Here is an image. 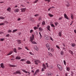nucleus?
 I'll return each instance as SVG.
<instances>
[{
  "mask_svg": "<svg viewBox=\"0 0 76 76\" xmlns=\"http://www.w3.org/2000/svg\"><path fill=\"white\" fill-rule=\"evenodd\" d=\"M20 61H25V59H21L20 60Z\"/></svg>",
  "mask_w": 76,
  "mask_h": 76,
  "instance_id": "50",
  "label": "nucleus"
},
{
  "mask_svg": "<svg viewBox=\"0 0 76 76\" xmlns=\"http://www.w3.org/2000/svg\"><path fill=\"white\" fill-rule=\"evenodd\" d=\"M9 66L10 67H15L17 66L16 65H11V64H9Z\"/></svg>",
  "mask_w": 76,
  "mask_h": 76,
  "instance_id": "12",
  "label": "nucleus"
},
{
  "mask_svg": "<svg viewBox=\"0 0 76 76\" xmlns=\"http://www.w3.org/2000/svg\"><path fill=\"white\" fill-rule=\"evenodd\" d=\"M64 65H66V61L65 60L64 61Z\"/></svg>",
  "mask_w": 76,
  "mask_h": 76,
  "instance_id": "45",
  "label": "nucleus"
},
{
  "mask_svg": "<svg viewBox=\"0 0 76 76\" xmlns=\"http://www.w3.org/2000/svg\"><path fill=\"white\" fill-rule=\"evenodd\" d=\"M37 28H39V25L37 24Z\"/></svg>",
  "mask_w": 76,
  "mask_h": 76,
  "instance_id": "63",
  "label": "nucleus"
},
{
  "mask_svg": "<svg viewBox=\"0 0 76 76\" xmlns=\"http://www.w3.org/2000/svg\"><path fill=\"white\" fill-rule=\"evenodd\" d=\"M32 44H37V43L35 41H32L31 42Z\"/></svg>",
  "mask_w": 76,
  "mask_h": 76,
  "instance_id": "19",
  "label": "nucleus"
},
{
  "mask_svg": "<svg viewBox=\"0 0 76 76\" xmlns=\"http://www.w3.org/2000/svg\"><path fill=\"white\" fill-rule=\"evenodd\" d=\"M47 28L48 30V31H50V26H48L47 27Z\"/></svg>",
  "mask_w": 76,
  "mask_h": 76,
  "instance_id": "25",
  "label": "nucleus"
},
{
  "mask_svg": "<svg viewBox=\"0 0 76 76\" xmlns=\"http://www.w3.org/2000/svg\"><path fill=\"white\" fill-rule=\"evenodd\" d=\"M32 37H30V41L31 42V41H34V34H32Z\"/></svg>",
  "mask_w": 76,
  "mask_h": 76,
  "instance_id": "3",
  "label": "nucleus"
},
{
  "mask_svg": "<svg viewBox=\"0 0 76 76\" xmlns=\"http://www.w3.org/2000/svg\"><path fill=\"white\" fill-rule=\"evenodd\" d=\"M57 66L58 69H59V70H60V71H61V70H63V68H62V66H61V65L58 64L57 65Z\"/></svg>",
  "mask_w": 76,
  "mask_h": 76,
  "instance_id": "2",
  "label": "nucleus"
},
{
  "mask_svg": "<svg viewBox=\"0 0 76 76\" xmlns=\"http://www.w3.org/2000/svg\"><path fill=\"white\" fill-rule=\"evenodd\" d=\"M71 18L72 19H73V14H72L71 15Z\"/></svg>",
  "mask_w": 76,
  "mask_h": 76,
  "instance_id": "33",
  "label": "nucleus"
},
{
  "mask_svg": "<svg viewBox=\"0 0 76 76\" xmlns=\"http://www.w3.org/2000/svg\"><path fill=\"white\" fill-rule=\"evenodd\" d=\"M12 53H13V51H10L8 54H7V56H9L10 55H11Z\"/></svg>",
  "mask_w": 76,
  "mask_h": 76,
  "instance_id": "16",
  "label": "nucleus"
},
{
  "mask_svg": "<svg viewBox=\"0 0 76 76\" xmlns=\"http://www.w3.org/2000/svg\"><path fill=\"white\" fill-rule=\"evenodd\" d=\"M64 17H65V18H66V19L69 20V17H68L67 16L66 14H64Z\"/></svg>",
  "mask_w": 76,
  "mask_h": 76,
  "instance_id": "10",
  "label": "nucleus"
},
{
  "mask_svg": "<svg viewBox=\"0 0 76 76\" xmlns=\"http://www.w3.org/2000/svg\"><path fill=\"white\" fill-rule=\"evenodd\" d=\"M45 69L44 68H43L42 69V72H44V70H45Z\"/></svg>",
  "mask_w": 76,
  "mask_h": 76,
  "instance_id": "49",
  "label": "nucleus"
},
{
  "mask_svg": "<svg viewBox=\"0 0 76 76\" xmlns=\"http://www.w3.org/2000/svg\"><path fill=\"white\" fill-rule=\"evenodd\" d=\"M0 66H1V67L2 69H4L5 66H4V64L1 63L0 64Z\"/></svg>",
  "mask_w": 76,
  "mask_h": 76,
  "instance_id": "8",
  "label": "nucleus"
},
{
  "mask_svg": "<svg viewBox=\"0 0 76 76\" xmlns=\"http://www.w3.org/2000/svg\"><path fill=\"white\" fill-rule=\"evenodd\" d=\"M39 72V70L37 69V70H36V71L35 72V74H36L37 73H38V72Z\"/></svg>",
  "mask_w": 76,
  "mask_h": 76,
  "instance_id": "51",
  "label": "nucleus"
},
{
  "mask_svg": "<svg viewBox=\"0 0 76 76\" xmlns=\"http://www.w3.org/2000/svg\"><path fill=\"white\" fill-rule=\"evenodd\" d=\"M51 26L52 27H53V28H55V26L53 24H51Z\"/></svg>",
  "mask_w": 76,
  "mask_h": 76,
  "instance_id": "44",
  "label": "nucleus"
},
{
  "mask_svg": "<svg viewBox=\"0 0 76 76\" xmlns=\"http://www.w3.org/2000/svg\"><path fill=\"white\" fill-rule=\"evenodd\" d=\"M19 11V9H16L14 10V12L15 13H16V12H18Z\"/></svg>",
  "mask_w": 76,
  "mask_h": 76,
  "instance_id": "17",
  "label": "nucleus"
},
{
  "mask_svg": "<svg viewBox=\"0 0 76 76\" xmlns=\"http://www.w3.org/2000/svg\"><path fill=\"white\" fill-rule=\"evenodd\" d=\"M45 38L46 40H49L50 39V37L48 35H46L45 36Z\"/></svg>",
  "mask_w": 76,
  "mask_h": 76,
  "instance_id": "4",
  "label": "nucleus"
},
{
  "mask_svg": "<svg viewBox=\"0 0 76 76\" xmlns=\"http://www.w3.org/2000/svg\"><path fill=\"white\" fill-rule=\"evenodd\" d=\"M1 41H4V38H2L1 39H0Z\"/></svg>",
  "mask_w": 76,
  "mask_h": 76,
  "instance_id": "47",
  "label": "nucleus"
},
{
  "mask_svg": "<svg viewBox=\"0 0 76 76\" xmlns=\"http://www.w3.org/2000/svg\"><path fill=\"white\" fill-rule=\"evenodd\" d=\"M0 19L3 20V19H4V17H3L2 16H1L0 17Z\"/></svg>",
  "mask_w": 76,
  "mask_h": 76,
  "instance_id": "34",
  "label": "nucleus"
},
{
  "mask_svg": "<svg viewBox=\"0 0 76 76\" xmlns=\"http://www.w3.org/2000/svg\"><path fill=\"white\" fill-rule=\"evenodd\" d=\"M17 31H18V29L13 30V31H12V33H15V32H16Z\"/></svg>",
  "mask_w": 76,
  "mask_h": 76,
  "instance_id": "29",
  "label": "nucleus"
},
{
  "mask_svg": "<svg viewBox=\"0 0 76 76\" xmlns=\"http://www.w3.org/2000/svg\"><path fill=\"white\" fill-rule=\"evenodd\" d=\"M62 19H63V17L60 18L58 19V20L60 21L61 20H62Z\"/></svg>",
  "mask_w": 76,
  "mask_h": 76,
  "instance_id": "43",
  "label": "nucleus"
},
{
  "mask_svg": "<svg viewBox=\"0 0 76 76\" xmlns=\"http://www.w3.org/2000/svg\"><path fill=\"white\" fill-rule=\"evenodd\" d=\"M15 59L16 60H20L21 59V58L19 56H17L15 58Z\"/></svg>",
  "mask_w": 76,
  "mask_h": 76,
  "instance_id": "11",
  "label": "nucleus"
},
{
  "mask_svg": "<svg viewBox=\"0 0 76 76\" xmlns=\"http://www.w3.org/2000/svg\"><path fill=\"white\" fill-rule=\"evenodd\" d=\"M39 31H40V32H42V30H43V29H42V28L39 27Z\"/></svg>",
  "mask_w": 76,
  "mask_h": 76,
  "instance_id": "21",
  "label": "nucleus"
},
{
  "mask_svg": "<svg viewBox=\"0 0 76 76\" xmlns=\"http://www.w3.org/2000/svg\"><path fill=\"white\" fill-rule=\"evenodd\" d=\"M48 15L50 17H53V15H52L50 13H49Z\"/></svg>",
  "mask_w": 76,
  "mask_h": 76,
  "instance_id": "35",
  "label": "nucleus"
},
{
  "mask_svg": "<svg viewBox=\"0 0 76 76\" xmlns=\"http://www.w3.org/2000/svg\"><path fill=\"white\" fill-rule=\"evenodd\" d=\"M30 20L31 21V22L34 21V19L32 18H30Z\"/></svg>",
  "mask_w": 76,
  "mask_h": 76,
  "instance_id": "28",
  "label": "nucleus"
},
{
  "mask_svg": "<svg viewBox=\"0 0 76 76\" xmlns=\"http://www.w3.org/2000/svg\"><path fill=\"white\" fill-rule=\"evenodd\" d=\"M18 50H22V48H21L20 47H18Z\"/></svg>",
  "mask_w": 76,
  "mask_h": 76,
  "instance_id": "48",
  "label": "nucleus"
},
{
  "mask_svg": "<svg viewBox=\"0 0 76 76\" xmlns=\"http://www.w3.org/2000/svg\"><path fill=\"white\" fill-rule=\"evenodd\" d=\"M26 63L27 64H29L31 63V62H30V61H28L26 62Z\"/></svg>",
  "mask_w": 76,
  "mask_h": 76,
  "instance_id": "22",
  "label": "nucleus"
},
{
  "mask_svg": "<svg viewBox=\"0 0 76 76\" xmlns=\"http://www.w3.org/2000/svg\"><path fill=\"white\" fill-rule=\"evenodd\" d=\"M56 47H57V48H58V49H60V47H59L58 46V45H56Z\"/></svg>",
  "mask_w": 76,
  "mask_h": 76,
  "instance_id": "56",
  "label": "nucleus"
},
{
  "mask_svg": "<svg viewBox=\"0 0 76 76\" xmlns=\"http://www.w3.org/2000/svg\"><path fill=\"white\" fill-rule=\"evenodd\" d=\"M61 32H59V33L58 34V35H59V37H61Z\"/></svg>",
  "mask_w": 76,
  "mask_h": 76,
  "instance_id": "23",
  "label": "nucleus"
},
{
  "mask_svg": "<svg viewBox=\"0 0 76 76\" xmlns=\"http://www.w3.org/2000/svg\"><path fill=\"white\" fill-rule=\"evenodd\" d=\"M34 48L35 50H36V51H38V50H39L38 47H37V46H34Z\"/></svg>",
  "mask_w": 76,
  "mask_h": 76,
  "instance_id": "15",
  "label": "nucleus"
},
{
  "mask_svg": "<svg viewBox=\"0 0 76 76\" xmlns=\"http://www.w3.org/2000/svg\"><path fill=\"white\" fill-rule=\"evenodd\" d=\"M46 46L47 48L48 49V50L49 51H50V45L48 44H47L46 45Z\"/></svg>",
  "mask_w": 76,
  "mask_h": 76,
  "instance_id": "6",
  "label": "nucleus"
},
{
  "mask_svg": "<svg viewBox=\"0 0 76 76\" xmlns=\"http://www.w3.org/2000/svg\"><path fill=\"white\" fill-rule=\"evenodd\" d=\"M7 10L8 11V12H11V8L10 7H9L7 9Z\"/></svg>",
  "mask_w": 76,
  "mask_h": 76,
  "instance_id": "20",
  "label": "nucleus"
},
{
  "mask_svg": "<svg viewBox=\"0 0 76 76\" xmlns=\"http://www.w3.org/2000/svg\"><path fill=\"white\" fill-rule=\"evenodd\" d=\"M39 34L40 35V39H41V38L42 37V35H41V32H39Z\"/></svg>",
  "mask_w": 76,
  "mask_h": 76,
  "instance_id": "31",
  "label": "nucleus"
},
{
  "mask_svg": "<svg viewBox=\"0 0 76 76\" xmlns=\"http://www.w3.org/2000/svg\"><path fill=\"white\" fill-rule=\"evenodd\" d=\"M9 36H10V34H8L6 36V37H8Z\"/></svg>",
  "mask_w": 76,
  "mask_h": 76,
  "instance_id": "55",
  "label": "nucleus"
},
{
  "mask_svg": "<svg viewBox=\"0 0 76 76\" xmlns=\"http://www.w3.org/2000/svg\"><path fill=\"white\" fill-rule=\"evenodd\" d=\"M22 70L23 72L26 73H28L29 75H30V73H29V72H28L26 71L25 70V69H22Z\"/></svg>",
  "mask_w": 76,
  "mask_h": 76,
  "instance_id": "9",
  "label": "nucleus"
},
{
  "mask_svg": "<svg viewBox=\"0 0 76 76\" xmlns=\"http://www.w3.org/2000/svg\"><path fill=\"white\" fill-rule=\"evenodd\" d=\"M45 1H48V3H49L50 1V0H44Z\"/></svg>",
  "mask_w": 76,
  "mask_h": 76,
  "instance_id": "53",
  "label": "nucleus"
},
{
  "mask_svg": "<svg viewBox=\"0 0 76 76\" xmlns=\"http://www.w3.org/2000/svg\"><path fill=\"white\" fill-rule=\"evenodd\" d=\"M39 20V21H40V20H42V17H40L39 18V19H38Z\"/></svg>",
  "mask_w": 76,
  "mask_h": 76,
  "instance_id": "36",
  "label": "nucleus"
},
{
  "mask_svg": "<svg viewBox=\"0 0 76 76\" xmlns=\"http://www.w3.org/2000/svg\"><path fill=\"white\" fill-rule=\"evenodd\" d=\"M17 42H18L19 44H20L21 43V40H17Z\"/></svg>",
  "mask_w": 76,
  "mask_h": 76,
  "instance_id": "30",
  "label": "nucleus"
},
{
  "mask_svg": "<svg viewBox=\"0 0 76 76\" xmlns=\"http://www.w3.org/2000/svg\"><path fill=\"white\" fill-rule=\"evenodd\" d=\"M51 8H55V7H50L49 8L50 9H51Z\"/></svg>",
  "mask_w": 76,
  "mask_h": 76,
  "instance_id": "60",
  "label": "nucleus"
},
{
  "mask_svg": "<svg viewBox=\"0 0 76 76\" xmlns=\"http://www.w3.org/2000/svg\"><path fill=\"white\" fill-rule=\"evenodd\" d=\"M25 48H26V50H29V49H28V47H25Z\"/></svg>",
  "mask_w": 76,
  "mask_h": 76,
  "instance_id": "59",
  "label": "nucleus"
},
{
  "mask_svg": "<svg viewBox=\"0 0 76 76\" xmlns=\"http://www.w3.org/2000/svg\"><path fill=\"white\" fill-rule=\"evenodd\" d=\"M39 0H36L34 2V3H37L38 1Z\"/></svg>",
  "mask_w": 76,
  "mask_h": 76,
  "instance_id": "38",
  "label": "nucleus"
},
{
  "mask_svg": "<svg viewBox=\"0 0 76 76\" xmlns=\"http://www.w3.org/2000/svg\"><path fill=\"white\" fill-rule=\"evenodd\" d=\"M39 15V14H36L35 15H34V16H35V17H37Z\"/></svg>",
  "mask_w": 76,
  "mask_h": 76,
  "instance_id": "41",
  "label": "nucleus"
},
{
  "mask_svg": "<svg viewBox=\"0 0 76 76\" xmlns=\"http://www.w3.org/2000/svg\"><path fill=\"white\" fill-rule=\"evenodd\" d=\"M45 64L46 65L47 67H49V66H48V63H46Z\"/></svg>",
  "mask_w": 76,
  "mask_h": 76,
  "instance_id": "39",
  "label": "nucleus"
},
{
  "mask_svg": "<svg viewBox=\"0 0 76 76\" xmlns=\"http://www.w3.org/2000/svg\"><path fill=\"white\" fill-rule=\"evenodd\" d=\"M26 8H22L20 9L22 12H25L26 10Z\"/></svg>",
  "mask_w": 76,
  "mask_h": 76,
  "instance_id": "7",
  "label": "nucleus"
},
{
  "mask_svg": "<svg viewBox=\"0 0 76 76\" xmlns=\"http://www.w3.org/2000/svg\"><path fill=\"white\" fill-rule=\"evenodd\" d=\"M72 46L73 47H75V46H76V44H75V43H72Z\"/></svg>",
  "mask_w": 76,
  "mask_h": 76,
  "instance_id": "24",
  "label": "nucleus"
},
{
  "mask_svg": "<svg viewBox=\"0 0 76 76\" xmlns=\"http://www.w3.org/2000/svg\"><path fill=\"white\" fill-rule=\"evenodd\" d=\"M8 33H10L12 32V31L11 30H9L8 31Z\"/></svg>",
  "mask_w": 76,
  "mask_h": 76,
  "instance_id": "40",
  "label": "nucleus"
},
{
  "mask_svg": "<svg viewBox=\"0 0 76 76\" xmlns=\"http://www.w3.org/2000/svg\"><path fill=\"white\" fill-rule=\"evenodd\" d=\"M29 53L30 54H31V55H33V53H32L31 52H30Z\"/></svg>",
  "mask_w": 76,
  "mask_h": 76,
  "instance_id": "62",
  "label": "nucleus"
},
{
  "mask_svg": "<svg viewBox=\"0 0 76 76\" xmlns=\"http://www.w3.org/2000/svg\"><path fill=\"white\" fill-rule=\"evenodd\" d=\"M13 51L14 53H17V50L16 48H14L13 49Z\"/></svg>",
  "mask_w": 76,
  "mask_h": 76,
  "instance_id": "18",
  "label": "nucleus"
},
{
  "mask_svg": "<svg viewBox=\"0 0 76 76\" xmlns=\"http://www.w3.org/2000/svg\"><path fill=\"white\" fill-rule=\"evenodd\" d=\"M4 23H0V26H1V25H4Z\"/></svg>",
  "mask_w": 76,
  "mask_h": 76,
  "instance_id": "54",
  "label": "nucleus"
},
{
  "mask_svg": "<svg viewBox=\"0 0 76 76\" xmlns=\"http://www.w3.org/2000/svg\"><path fill=\"white\" fill-rule=\"evenodd\" d=\"M42 25H45V22L44 21H43L42 23Z\"/></svg>",
  "mask_w": 76,
  "mask_h": 76,
  "instance_id": "27",
  "label": "nucleus"
},
{
  "mask_svg": "<svg viewBox=\"0 0 76 76\" xmlns=\"http://www.w3.org/2000/svg\"><path fill=\"white\" fill-rule=\"evenodd\" d=\"M50 75H51V74H50V73H49L48 74H47V76H50Z\"/></svg>",
  "mask_w": 76,
  "mask_h": 76,
  "instance_id": "61",
  "label": "nucleus"
},
{
  "mask_svg": "<svg viewBox=\"0 0 76 76\" xmlns=\"http://www.w3.org/2000/svg\"><path fill=\"white\" fill-rule=\"evenodd\" d=\"M37 29H38V28H37V27L35 26L34 27V30H36Z\"/></svg>",
  "mask_w": 76,
  "mask_h": 76,
  "instance_id": "42",
  "label": "nucleus"
},
{
  "mask_svg": "<svg viewBox=\"0 0 76 76\" xmlns=\"http://www.w3.org/2000/svg\"><path fill=\"white\" fill-rule=\"evenodd\" d=\"M54 24H55L56 26H57V25H58V22H55L54 23Z\"/></svg>",
  "mask_w": 76,
  "mask_h": 76,
  "instance_id": "46",
  "label": "nucleus"
},
{
  "mask_svg": "<svg viewBox=\"0 0 76 76\" xmlns=\"http://www.w3.org/2000/svg\"><path fill=\"white\" fill-rule=\"evenodd\" d=\"M33 30H31L30 31V33H32V32H33Z\"/></svg>",
  "mask_w": 76,
  "mask_h": 76,
  "instance_id": "52",
  "label": "nucleus"
},
{
  "mask_svg": "<svg viewBox=\"0 0 76 76\" xmlns=\"http://www.w3.org/2000/svg\"><path fill=\"white\" fill-rule=\"evenodd\" d=\"M50 40H52V41H53V38H51V37H50Z\"/></svg>",
  "mask_w": 76,
  "mask_h": 76,
  "instance_id": "64",
  "label": "nucleus"
},
{
  "mask_svg": "<svg viewBox=\"0 0 76 76\" xmlns=\"http://www.w3.org/2000/svg\"><path fill=\"white\" fill-rule=\"evenodd\" d=\"M42 66L43 67V68L45 69H47V67H46V66H45V64H43Z\"/></svg>",
  "mask_w": 76,
  "mask_h": 76,
  "instance_id": "14",
  "label": "nucleus"
},
{
  "mask_svg": "<svg viewBox=\"0 0 76 76\" xmlns=\"http://www.w3.org/2000/svg\"><path fill=\"white\" fill-rule=\"evenodd\" d=\"M13 74H14L15 75H17V74L21 75V73L20 72V71H17L16 72H14Z\"/></svg>",
  "mask_w": 76,
  "mask_h": 76,
  "instance_id": "5",
  "label": "nucleus"
},
{
  "mask_svg": "<svg viewBox=\"0 0 76 76\" xmlns=\"http://www.w3.org/2000/svg\"><path fill=\"white\" fill-rule=\"evenodd\" d=\"M69 53H71V54L72 55H73V52L71 50H69Z\"/></svg>",
  "mask_w": 76,
  "mask_h": 76,
  "instance_id": "37",
  "label": "nucleus"
},
{
  "mask_svg": "<svg viewBox=\"0 0 76 76\" xmlns=\"http://www.w3.org/2000/svg\"><path fill=\"white\" fill-rule=\"evenodd\" d=\"M48 55L50 57H51V56H53V55H52V54H51L50 52H48Z\"/></svg>",
  "mask_w": 76,
  "mask_h": 76,
  "instance_id": "13",
  "label": "nucleus"
},
{
  "mask_svg": "<svg viewBox=\"0 0 76 76\" xmlns=\"http://www.w3.org/2000/svg\"><path fill=\"white\" fill-rule=\"evenodd\" d=\"M63 54H64V52H63V51H61V55H63Z\"/></svg>",
  "mask_w": 76,
  "mask_h": 76,
  "instance_id": "32",
  "label": "nucleus"
},
{
  "mask_svg": "<svg viewBox=\"0 0 76 76\" xmlns=\"http://www.w3.org/2000/svg\"><path fill=\"white\" fill-rule=\"evenodd\" d=\"M69 6H70V5H69V4L66 5V7H69Z\"/></svg>",
  "mask_w": 76,
  "mask_h": 76,
  "instance_id": "57",
  "label": "nucleus"
},
{
  "mask_svg": "<svg viewBox=\"0 0 76 76\" xmlns=\"http://www.w3.org/2000/svg\"><path fill=\"white\" fill-rule=\"evenodd\" d=\"M39 63H41V61L39 60L34 59V63L35 64L37 65Z\"/></svg>",
  "mask_w": 76,
  "mask_h": 76,
  "instance_id": "1",
  "label": "nucleus"
},
{
  "mask_svg": "<svg viewBox=\"0 0 76 76\" xmlns=\"http://www.w3.org/2000/svg\"><path fill=\"white\" fill-rule=\"evenodd\" d=\"M66 70L67 71H68V72H69L70 70V68L67 67L66 68Z\"/></svg>",
  "mask_w": 76,
  "mask_h": 76,
  "instance_id": "26",
  "label": "nucleus"
},
{
  "mask_svg": "<svg viewBox=\"0 0 76 76\" xmlns=\"http://www.w3.org/2000/svg\"><path fill=\"white\" fill-rule=\"evenodd\" d=\"M51 51L52 52H53V51H54V49L53 48H51Z\"/></svg>",
  "mask_w": 76,
  "mask_h": 76,
  "instance_id": "58",
  "label": "nucleus"
}]
</instances>
